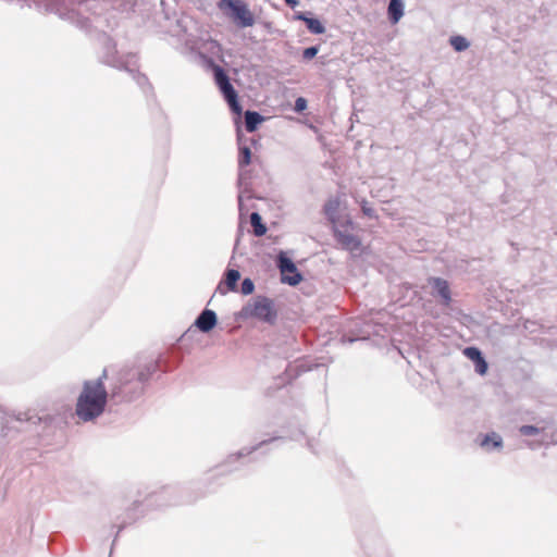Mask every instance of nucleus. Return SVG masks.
<instances>
[{
    "instance_id": "nucleus-1",
    "label": "nucleus",
    "mask_w": 557,
    "mask_h": 557,
    "mask_svg": "<svg viewBox=\"0 0 557 557\" xmlns=\"http://www.w3.org/2000/svg\"><path fill=\"white\" fill-rule=\"evenodd\" d=\"M107 377L103 371L97 381H86L76 403V414L83 421H90L99 417L106 407L108 393L102 382Z\"/></svg>"
},
{
    "instance_id": "nucleus-2",
    "label": "nucleus",
    "mask_w": 557,
    "mask_h": 557,
    "mask_svg": "<svg viewBox=\"0 0 557 557\" xmlns=\"http://www.w3.org/2000/svg\"><path fill=\"white\" fill-rule=\"evenodd\" d=\"M218 8L240 28L251 27L256 23L253 12L243 0H220Z\"/></svg>"
},
{
    "instance_id": "nucleus-3",
    "label": "nucleus",
    "mask_w": 557,
    "mask_h": 557,
    "mask_svg": "<svg viewBox=\"0 0 557 557\" xmlns=\"http://www.w3.org/2000/svg\"><path fill=\"white\" fill-rule=\"evenodd\" d=\"M212 70L214 73L215 83L219 86L220 90L222 91L225 100L230 104L232 111L237 114H240L242 107L237 100V92L234 89V87L232 86V84L230 83V79H228L226 73L224 72V70L221 66H219L216 64H212Z\"/></svg>"
},
{
    "instance_id": "nucleus-4",
    "label": "nucleus",
    "mask_w": 557,
    "mask_h": 557,
    "mask_svg": "<svg viewBox=\"0 0 557 557\" xmlns=\"http://www.w3.org/2000/svg\"><path fill=\"white\" fill-rule=\"evenodd\" d=\"M149 373H146L144 370L138 368H131L120 372V386L119 391L114 392V394H124L128 399V392L126 389L127 385H133L132 389L140 391L145 381L148 380Z\"/></svg>"
},
{
    "instance_id": "nucleus-5",
    "label": "nucleus",
    "mask_w": 557,
    "mask_h": 557,
    "mask_svg": "<svg viewBox=\"0 0 557 557\" xmlns=\"http://www.w3.org/2000/svg\"><path fill=\"white\" fill-rule=\"evenodd\" d=\"M278 268L282 274V282L293 286L300 283L301 275L298 273L296 265L283 253L278 257Z\"/></svg>"
},
{
    "instance_id": "nucleus-6",
    "label": "nucleus",
    "mask_w": 557,
    "mask_h": 557,
    "mask_svg": "<svg viewBox=\"0 0 557 557\" xmlns=\"http://www.w3.org/2000/svg\"><path fill=\"white\" fill-rule=\"evenodd\" d=\"M335 237L344 249L354 251L360 248L361 243L359 238L350 233L348 228H345L344 231L336 228Z\"/></svg>"
},
{
    "instance_id": "nucleus-7",
    "label": "nucleus",
    "mask_w": 557,
    "mask_h": 557,
    "mask_svg": "<svg viewBox=\"0 0 557 557\" xmlns=\"http://www.w3.org/2000/svg\"><path fill=\"white\" fill-rule=\"evenodd\" d=\"M216 324V314L214 311L206 309L196 319L195 325L201 332H210Z\"/></svg>"
},
{
    "instance_id": "nucleus-8",
    "label": "nucleus",
    "mask_w": 557,
    "mask_h": 557,
    "mask_svg": "<svg viewBox=\"0 0 557 557\" xmlns=\"http://www.w3.org/2000/svg\"><path fill=\"white\" fill-rule=\"evenodd\" d=\"M463 354L467 358L472 360L475 363V370L480 374H485L487 371V363L485 359L482 357L481 351L475 347H467L463 350Z\"/></svg>"
},
{
    "instance_id": "nucleus-9",
    "label": "nucleus",
    "mask_w": 557,
    "mask_h": 557,
    "mask_svg": "<svg viewBox=\"0 0 557 557\" xmlns=\"http://www.w3.org/2000/svg\"><path fill=\"white\" fill-rule=\"evenodd\" d=\"M253 314L265 321H272L275 318V311L273 310L271 301L268 299L256 302Z\"/></svg>"
},
{
    "instance_id": "nucleus-10",
    "label": "nucleus",
    "mask_w": 557,
    "mask_h": 557,
    "mask_svg": "<svg viewBox=\"0 0 557 557\" xmlns=\"http://www.w3.org/2000/svg\"><path fill=\"white\" fill-rule=\"evenodd\" d=\"M431 282L437 294L442 297L444 304L448 305L451 300L448 282L441 277H434Z\"/></svg>"
},
{
    "instance_id": "nucleus-11",
    "label": "nucleus",
    "mask_w": 557,
    "mask_h": 557,
    "mask_svg": "<svg viewBox=\"0 0 557 557\" xmlns=\"http://www.w3.org/2000/svg\"><path fill=\"white\" fill-rule=\"evenodd\" d=\"M389 21L393 24L399 22L404 15V4L401 0H391L387 9Z\"/></svg>"
},
{
    "instance_id": "nucleus-12",
    "label": "nucleus",
    "mask_w": 557,
    "mask_h": 557,
    "mask_svg": "<svg viewBox=\"0 0 557 557\" xmlns=\"http://www.w3.org/2000/svg\"><path fill=\"white\" fill-rule=\"evenodd\" d=\"M296 18L304 21L312 34L320 35L325 32V27L318 18L307 17L304 13H298Z\"/></svg>"
},
{
    "instance_id": "nucleus-13",
    "label": "nucleus",
    "mask_w": 557,
    "mask_h": 557,
    "mask_svg": "<svg viewBox=\"0 0 557 557\" xmlns=\"http://www.w3.org/2000/svg\"><path fill=\"white\" fill-rule=\"evenodd\" d=\"M263 116L255 111H246L245 113V127L246 131L252 133L257 129L258 125L263 121Z\"/></svg>"
},
{
    "instance_id": "nucleus-14",
    "label": "nucleus",
    "mask_w": 557,
    "mask_h": 557,
    "mask_svg": "<svg viewBox=\"0 0 557 557\" xmlns=\"http://www.w3.org/2000/svg\"><path fill=\"white\" fill-rule=\"evenodd\" d=\"M239 277H240V274H239V272L237 270H233V269L227 270L226 275H225L226 289L223 290V287L220 284L219 285V290L222 294H225L227 290H235L236 289V284H237Z\"/></svg>"
},
{
    "instance_id": "nucleus-15",
    "label": "nucleus",
    "mask_w": 557,
    "mask_h": 557,
    "mask_svg": "<svg viewBox=\"0 0 557 557\" xmlns=\"http://www.w3.org/2000/svg\"><path fill=\"white\" fill-rule=\"evenodd\" d=\"M341 207V201L338 198H331L324 205V213L329 218L330 221L335 222L338 210Z\"/></svg>"
},
{
    "instance_id": "nucleus-16",
    "label": "nucleus",
    "mask_w": 557,
    "mask_h": 557,
    "mask_svg": "<svg viewBox=\"0 0 557 557\" xmlns=\"http://www.w3.org/2000/svg\"><path fill=\"white\" fill-rule=\"evenodd\" d=\"M480 445L486 449H490L491 446L494 448H500L503 445V441L499 435H497L496 433H492L485 435L481 441Z\"/></svg>"
},
{
    "instance_id": "nucleus-17",
    "label": "nucleus",
    "mask_w": 557,
    "mask_h": 557,
    "mask_svg": "<svg viewBox=\"0 0 557 557\" xmlns=\"http://www.w3.org/2000/svg\"><path fill=\"white\" fill-rule=\"evenodd\" d=\"M250 223L253 227V233L256 236H262L267 232L265 225L262 223V219L259 213L253 212L250 215Z\"/></svg>"
},
{
    "instance_id": "nucleus-18",
    "label": "nucleus",
    "mask_w": 557,
    "mask_h": 557,
    "mask_svg": "<svg viewBox=\"0 0 557 557\" xmlns=\"http://www.w3.org/2000/svg\"><path fill=\"white\" fill-rule=\"evenodd\" d=\"M450 45L456 51H463L469 47L468 40L462 36H453L450 38Z\"/></svg>"
},
{
    "instance_id": "nucleus-19",
    "label": "nucleus",
    "mask_w": 557,
    "mask_h": 557,
    "mask_svg": "<svg viewBox=\"0 0 557 557\" xmlns=\"http://www.w3.org/2000/svg\"><path fill=\"white\" fill-rule=\"evenodd\" d=\"M251 161V151L248 147H243L239 150L238 163L240 166H247Z\"/></svg>"
},
{
    "instance_id": "nucleus-20",
    "label": "nucleus",
    "mask_w": 557,
    "mask_h": 557,
    "mask_svg": "<svg viewBox=\"0 0 557 557\" xmlns=\"http://www.w3.org/2000/svg\"><path fill=\"white\" fill-rule=\"evenodd\" d=\"M255 285L250 278H245L242 283V293L249 295L253 292Z\"/></svg>"
},
{
    "instance_id": "nucleus-21",
    "label": "nucleus",
    "mask_w": 557,
    "mask_h": 557,
    "mask_svg": "<svg viewBox=\"0 0 557 557\" xmlns=\"http://www.w3.org/2000/svg\"><path fill=\"white\" fill-rule=\"evenodd\" d=\"M520 433L525 436H532L539 433V429L533 425H522L520 428Z\"/></svg>"
},
{
    "instance_id": "nucleus-22",
    "label": "nucleus",
    "mask_w": 557,
    "mask_h": 557,
    "mask_svg": "<svg viewBox=\"0 0 557 557\" xmlns=\"http://www.w3.org/2000/svg\"><path fill=\"white\" fill-rule=\"evenodd\" d=\"M319 52V47H309L302 51V57L306 60H311Z\"/></svg>"
},
{
    "instance_id": "nucleus-23",
    "label": "nucleus",
    "mask_w": 557,
    "mask_h": 557,
    "mask_svg": "<svg viewBox=\"0 0 557 557\" xmlns=\"http://www.w3.org/2000/svg\"><path fill=\"white\" fill-rule=\"evenodd\" d=\"M306 108H307V100L305 98H302V97L297 98L296 102H295V110L297 112H301Z\"/></svg>"
},
{
    "instance_id": "nucleus-24",
    "label": "nucleus",
    "mask_w": 557,
    "mask_h": 557,
    "mask_svg": "<svg viewBox=\"0 0 557 557\" xmlns=\"http://www.w3.org/2000/svg\"><path fill=\"white\" fill-rule=\"evenodd\" d=\"M362 211L366 215L373 216V209L368 208L367 206L362 207Z\"/></svg>"
},
{
    "instance_id": "nucleus-25",
    "label": "nucleus",
    "mask_w": 557,
    "mask_h": 557,
    "mask_svg": "<svg viewBox=\"0 0 557 557\" xmlns=\"http://www.w3.org/2000/svg\"><path fill=\"white\" fill-rule=\"evenodd\" d=\"M290 8H295L298 4V0H285Z\"/></svg>"
}]
</instances>
